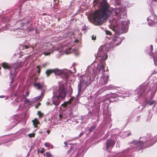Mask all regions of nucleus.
Listing matches in <instances>:
<instances>
[{
	"mask_svg": "<svg viewBox=\"0 0 157 157\" xmlns=\"http://www.w3.org/2000/svg\"><path fill=\"white\" fill-rule=\"evenodd\" d=\"M109 5L107 0H102L100 4L98 10H96L92 14L93 23L97 25H101L107 19L109 12Z\"/></svg>",
	"mask_w": 157,
	"mask_h": 157,
	"instance_id": "nucleus-1",
	"label": "nucleus"
},
{
	"mask_svg": "<svg viewBox=\"0 0 157 157\" xmlns=\"http://www.w3.org/2000/svg\"><path fill=\"white\" fill-rule=\"evenodd\" d=\"M122 41L121 39L119 37H114L108 44L101 46L99 48L98 55L102 56L103 54H107L109 48H112L120 45Z\"/></svg>",
	"mask_w": 157,
	"mask_h": 157,
	"instance_id": "nucleus-2",
	"label": "nucleus"
},
{
	"mask_svg": "<svg viewBox=\"0 0 157 157\" xmlns=\"http://www.w3.org/2000/svg\"><path fill=\"white\" fill-rule=\"evenodd\" d=\"M53 73L56 75H62L63 79L65 78L67 80L69 77L70 75L67 71H62L58 68L53 69Z\"/></svg>",
	"mask_w": 157,
	"mask_h": 157,
	"instance_id": "nucleus-3",
	"label": "nucleus"
},
{
	"mask_svg": "<svg viewBox=\"0 0 157 157\" xmlns=\"http://www.w3.org/2000/svg\"><path fill=\"white\" fill-rule=\"evenodd\" d=\"M114 11L119 18H123L126 17V13L124 9L122 8H116L114 10Z\"/></svg>",
	"mask_w": 157,
	"mask_h": 157,
	"instance_id": "nucleus-4",
	"label": "nucleus"
},
{
	"mask_svg": "<svg viewBox=\"0 0 157 157\" xmlns=\"http://www.w3.org/2000/svg\"><path fill=\"white\" fill-rule=\"evenodd\" d=\"M93 81L89 75L83 76L81 79V82L84 83L85 85L88 86Z\"/></svg>",
	"mask_w": 157,
	"mask_h": 157,
	"instance_id": "nucleus-5",
	"label": "nucleus"
},
{
	"mask_svg": "<svg viewBox=\"0 0 157 157\" xmlns=\"http://www.w3.org/2000/svg\"><path fill=\"white\" fill-rule=\"evenodd\" d=\"M58 93L59 94V97H60L64 99L66 96L67 91L64 86H62L59 87L58 90Z\"/></svg>",
	"mask_w": 157,
	"mask_h": 157,
	"instance_id": "nucleus-6",
	"label": "nucleus"
},
{
	"mask_svg": "<svg viewBox=\"0 0 157 157\" xmlns=\"http://www.w3.org/2000/svg\"><path fill=\"white\" fill-rule=\"evenodd\" d=\"M147 20L149 25L150 26L152 25L155 23H157V16L154 15L151 16L147 19Z\"/></svg>",
	"mask_w": 157,
	"mask_h": 157,
	"instance_id": "nucleus-7",
	"label": "nucleus"
},
{
	"mask_svg": "<svg viewBox=\"0 0 157 157\" xmlns=\"http://www.w3.org/2000/svg\"><path fill=\"white\" fill-rule=\"evenodd\" d=\"M109 78V76H105L104 75L103 76L101 77L99 82V84L101 85L106 84L108 82Z\"/></svg>",
	"mask_w": 157,
	"mask_h": 157,
	"instance_id": "nucleus-8",
	"label": "nucleus"
},
{
	"mask_svg": "<svg viewBox=\"0 0 157 157\" xmlns=\"http://www.w3.org/2000/svg\"><path fill=\"white\" fill-rule=\"evenodd\" d=\"M59 96H57L56 97L53 98L52 101V104L56 106H58L60 103V100L59 99Z\"/></svg>",
	"mask_w": 157,
	"mask_h": 157,
	"instance_id": "nucleus-9",
	"label": "nucleus"
},
{
	"mask_svg": "<svg viewBox=\"0 0 157 157\" xmlns=\"http://www.w3.org/2000/svg\"><path fill=\"white\" fill-rule=\"evenodd\" d=\"M115 143V142L110 139L107 140L106 143V149H108L109 147L112 145H114Z\"/></svg>",
	"mask_w": 157,
	"mask_h": 157,
	"instance_id": "nucleus-10",
	"label": "nucleus"
},
{
	"mask_svg": "<svg viewBox=\"0 0 157 157\" xmlns=\"http://www.w3.org/2000/svg\"><path fill=\"white\" fill-rule=\"evenodd\" d=\"M2 67L5 69H8L9 70H10L11 69V65L6 63H2Z\"/></svg>",
	"mask_w": 157,
	"mask_h": 157,
	"instance_id": "nucleus-11",
	"label": "nucleus"
},
{
	"mask_svg": "<svg viewBox=\"0 0 157 157\" xmlns=\"http://www.w3.org/2000/svg\"><path fill=\"white\" fill-rule=\"evenodd\" d=\"M126 29V26H124L123 27L121 25V26L119 27V29L117 30V32L119 34H122L124 33L125 32Z\"/></svg>",
	"mask_w": 157,
	"mask_h": 157,
	"instance_id": "nucleus-12",
	"label": "nucleus"
},
{
	"mask_svg": "<svg viewBox=\"0 0 157 157\" xmlns=\"http://www.w3.org/2000/svg\"><path fill=\"white\" fill-rule=\"evenodd\" d=\"M32 122H33V126H34L35 128L37 127V125L38 124H39L40 123L39 121L37 118H35L34 120H32Z\"/></svg>",
	"mask_w": 157,
	"mask_h": 157,
	"instance_id": "nucleus-13",
	"label": "nucleus"
},
{
	"mask_svg": "<svg viewBox=\"0 0 157 157\" xmlns=\"http://www.w3.org/2000/svg\"><path fill=\"white\" fill-rule=\"evenodd\" d=\"M34 87H36L38 89L40 90L43 87V85L40 83L35 82L34 83Z\"/></svg>",
	"mask_w": 157,
	"mask_h": 157,
	"instance_id": "nucleus-14",
	"label": "nucleus"
},
{
	"mask_svg": "<svg viewBox=\"0 0 157 157\" xmlns=\"http://www.w3.org/2000/svg\"><path fill=\"white\" fill-rule=\"evenodd\" d=\"M53 73V69H48L46 71V74L47 77H48L50 75Z\"/></svg>",
	"mask_w": 157,
	"mask_h": 157,
	"instance_id": "nucleus-15",
	"label": "nucleus"
},
{
	"mask_svg": "<svg viewBox=\"0 0 157 157\" xmlns=\"http://www.w3.org/2000/svg\"><path fill=\"white\" fill-rule=\"evenodd\" d=\"M107 96L108 98H109L111 99L115 98L117 97V96L116 94H108L107 95Z\"/></svg>",
	"mask_w": 157,
	"mask_h": 157,
	"instance_id": "nucleus-16",
	"label": "nucleus"
},
{
	"mask_svg": "<svg viewBox=\"0 0 157 157\" xmlns=\"http://www.w3.org/2000/svg\"><path fill=\"white\" fill-rule=\"evenodd\" d=\"M71 104V102L70 101L64 102L63 104L61 105L62 106H63L64 107H67L69 105H70Z\"/></svg>",
	"mask_w": 157,
	"mask_h": 157,
	"instance_id": "nucleus-17",
	"label": "nucleus"
},
{
	"mask_svg": "<svg viewBox=\"0 0 157 157\" xmlns=\"http://www.w3.org/2000/svg\"><path fill=\"white\" fill-rule=\"evenodd\" d=\"M37 114L38 115L39 117L40 118H41L43 117L44 116V114L43 113H42L40 111H37Z\"/></svg>",
	"mask_w": 157,
	"mask_h": 157,
	"instance_id": "nucleus-18",
	"label": "nucleus"
},
{
	"mask_svg": "<svg viewBox=\"0 0 157 157\" xmlns=\"http://www.w3.org/2000/svg\"><path fill=\"white\" fill-rule=\"evenodd\" d=\"M19 122L18 121L16 120H14L11 123V124L13 125V127H14Z\"/></svg>",
	"mask_w": 157,
	"mask_h": 157,
	"instance_id": "nucleus-19",
	"label": "nucleus"
},
{
	"mask_svg": "<svg viewBox=\"0 0 157 157\" xmlns=\"http://www.w3.org/2000/svg\"><path fill=\"white\" fill-rule=\"evenodd\" d=\"M101 56V58L102 59H106L107 58L108 55H107V54H103L102 56Z\"/></svg>",
	"mask_w": 157,
	"mask_h": 157,
	"instance_id": "nucleus-20",
	"label": "nucleus"
},
{
	"mask_svg": "<svg viewBox=\"0 0 157 157\" xmlns=\"http://www.w3.org/2000/svg\"><path fill=\"white\" fill-rule=\"evenodd\" d=\"M22 48V49L23 50L24 49H27L29 48V46L27 45H23L21 46V48Z\"/></svg>",
	"mask_w": 157,
	"mask_h": 157,
	"instance_id": "nucleus-21",
	"label": "nucleus"
},
{
	"mask_svg": "<svg viewBox=\"0 0 157 157\" xmlns=\"http://www.w3.org/2000/svg\"><path fill=\"white\" fill-rule=\"evenodd\" d=\"M156 102L155 101H149L148 102V104L149 105H151L154 104V106H155L156 104Z\"/></svg>",
	"mask_w": 157,
	"mask_h": 157,
	"instance_id": "nucleus-22",
	"label": "nucleus"
},
{
	"mask_svg": "<svg viewBox=\"0 0 157 157\" xmlns=\"http://www.w3.org/2000/svg\"><path fill=\"white\" fill-rule=\"evenodd\" d=\"M35 134L34 133H32L29 134L28 135V136L30 138H32V137H34L35 136Z\"/></svg>",
	"mask_w": 157,
	"mask_h": 157,
	"instance_id": "nucleus-23",
	"label": "nucleus"
},
{
	"mask_svg": "<svg viewBox=\"0 0 157 157\" xmlns=\"http://www.w3.org/2000/svg\"><path fill=\"white\" fill-rule=\"evenodd\" d=\"M46 155L47 157H52V155L49 152H47L46 153Z\"/></svg>",
	"mask_w": 157,
	"mask_h": 157,
	"instance_id": "nucleus-24",
	"label": "nucleus"
},
{
	"mask_svg": "<svg viewBox=\"0 0 157 157\" xmlns=\"http://www.w3.org/2000/svg\"><path fill=\"white\" fill-rule=\"evenodd\" d=\"M33 102V101H30L29 99L26 98V99L25 100V103H30L31 104H32Z\"/></svg>",
	"mask_w": 157,
	"mask_h": 157,
	"instance_id": "nucleus-25",
	"label": "nucleus"
},
{
	"mask_svg": "<svg viewBox=\"0 0 157 157\" xmlns=\"http://www.w3.org/2000/svg\"><path fill=\"white\" fill-rule=\"evenodd\" d=\"M106 34L108 35H112V33L109 31L108 30H105Z\"/></svg>",
	"mask_w": 157,
	"mask_h": 157,
	"instance_id": "nucleus-26",
	"label": "nucleus"
},
{
	"mask_svg": "<svg viewBox=\"0 0 157 157\" xmlns=\"http://www.w3.org/2000/svg\"><path fill=\"white\" fill-rule=\"evenodd\" d=\"M29 23V21H28L27 22H26L25 23H23V22H21L20 23V24L21 25H25L26 27H27L28 26V25Z\"/></svg>",
	"mask_w": 157,
	"mask_h": 157,
	"instance_id": "nucleus-27",
	"label": "nucleus"
},
{
	"mask_svg": "<svg viewBox=\"0 0 157 157\" xmlns=\"http://www.w3.org/2000/svg\"><path fill=\"white\" fill-rule=\"evenodd\" d=\"M41 96H40L37 97L35 98H34V99L35 101H37L40 100L41 99Z\"/></svg>",
	"mask_w": 157,
	"mask_h": 157,
	"instance_id": "nucleus-28",
	"label": "nucleus"
},
{
	"mask_svg": "<svg viewBox=\"0 0 157 157\" xmlns=\"http://www.w3.org/2000/svg\"><path fill=\"white\" fill-rule=\"evenodd\" d=\"M105 66L102 63H101V64L100 67L104 71H105Z\"/></svg>",
	"mask_w": 157,
	"mask_h": 157,
	"instance_id": "nucleus-29",
	"label": "nucleus"
},
{
	"mask_svg": "<svg viewBox=\"0 0 157 157\" xmlns=\"http://www.w3.org/2000/svg\"><path fill=\"white\" fill-rule=\"evenodd\" d=\"M41 105V103L40 102L38 103L35 106V107L36 109H37L39 106Z\"/></svg>",
	"mask_w": 157,
	"mask_h": 157,
	"instance_id": "nucleus-30",
	"label": "nucleus"
},
{
	"mask_svg": "<svg viewBox=\"0 0 157 157\" xmlns=\"http://www.w3.org/2000/svg\"><path fill=\"white\" fill-rule=\"evenodd\" d=\"M92 39L93 40H95L96 39V36H94L93 35L92 36Z\"/></svg>",
	"mask_w": 157,
	"mask_h": 157,
	"instance_id": "nucleus-31",
	"label": "nucleus"
},
{
	"mask_svg": "<svg viewBox=\"0 0 157 157\" xmlns=\"http://www.w3.org/2000/svg\"><path fill=\"white\" fill-rule=\"evenodd\" d=\"M51 52H44V54L45 56H48L50 55Z\"/></svg>",
	"mask_w": 157,
	"mask_h": 157,
	"instance_id": "nucleus-32",
	"label": "nucleus"
},
{
	"mask_svg": "<svg viewBox=\"0 0 157 157\" xmlns=\"http://www.w3.org/2000/svg\"><path fill=\"white\" fill-rule=\"evenodd\" d=\"M36 68L38 69V70L37 71V73L39 74L40 73V66H37L36 67Z\"/></svg>",
	"mask_w": 157,
	"mask_h": 157,
	"instance_id": "nucleus-33",
	"label": "nucleus"
},
{
	"mask_svg": "<svg viewBox=\"0 0 157 157\" xmlns=\"http://www.w3.org/2000/svg\"><path fill=\"white\" fill-rule=\"evenodd\" d=\"M44 145L46 147H50V145L48 143H45L44 144Z\"/></svg>",
	"mask_w": 157,
	"mask_h": 157,
	"instance_id": "nucleus-34",
	"label": "nucleus"
},
{
	"mask_svg": "<svg viewBox=\"0 0 157 157\" xmlns=\"http://www.w3.org/2000/svg\"><path fill=\"white\" fill-rule=\"evenodd\" d=\"M54 8L55 9H57L58 8V4H56L54 6Z\"/></svg>",
	"mask_w": 157,
	"mask_h": 157,
	"instance_id": "nucleus-35",
	"label": "nucleus"
},
{
	"mask_svg": "<svg viewBox=\"0 0 157 157\" xmlns=\"http://www.w3.org/2000/svg\"><path fill=\"white\" fill-rule=\"evenodd\" d=\"M38 151H39L41 154H43L44 152V149L43 148L42 150H39Z\"/></svg>",
	"mask_w": 157,
	"mask_h": 157,
	"instance_id": "nucleus-36",
	"label": "nucleus"
},
{
	"mask_svg": "<svg viewBox=\"0 0 157 157\" xmlns=\"http://www.w3.org/2000/svg\"><path fill=\"white\" fill-rule=\"evenodd\" d=\"M113 88V87L111 86H110L108 87V90H111Z\"/></svg>",
	"mask_w": 157,
	"mask_h": 157,
	"instance_id": "nucleus-37",
	"label": "nucleus"
},
{
	"mask_svg": "<svg viewBox=\"0 0 157 157\" xmlns=\"http://www.w3.org/2000/svg\"><path fill=\"white\" fill-rule=\"evenodd\" d=\"M59 119H61L63 117L62 115L61 114H59Z\"/></svg>",
	"mask_w": 157,
	"mask_h": 157,
	"instance_id": "nucleus-38",
	"label": "nucleus"
},
{
	"mask_svg": "<svg viewBox=\"0 0 157 157\" xmlns=\"http://www.w3.org/2000/svg\"><path fill=\"white\" fill-rule=\"evenodd\" d=\"M46 104H47V105H51V106L52 105V104H51L49 102H46Z\"/></svg>",
	"mask_w": 157,
	"mask_h": 157,
	"instance_id": "nucleus-39",
	"label": "nucleus"
},
{
	"mask_svg": "<svg viewBox=\"0 0 157 157\" xmlns=\"http://www.w3.org/2000/svg\"><path fill=\"white\" fill-rule=\"evenodd\" d=\"M74 99V97H71L68 101H70V102H71V101H73Z\"/></svg>",
	"mask_w": 157,
	"mask_h": 157,
	"instance_id": "nucleus-40",
	"label": "nucleus"
},
{
	"mask_svg": "<svg viewBox=\"0 0 157 157\" xmlns=\"http://www.w3.org/2000/svg\"><path fill=\"white\" fill-rule=\"evenodd\" d=\"M29 91H28L26 94L25 95L27 97H28L29 96Z\"/></svg>",
	"mask_w": 157,
	"mask_h": 157,
	"instance_id": "nucleus-41",
	"label": "nucleus"
},
{
	"mask_svg": "<svg viewBox=\"0 0 157 157\" xmlns=\"http://www.w3.org/2000/svg\"><path fill=\"white\" fill-rule=\"evenodd\" d=\"M140 143H141V144H144V143L145 142H146L147 141H140Z\"/></svg>",
	"mask_w": 157,
	"mask_h": 157,
	"instance_id": "nucleus-42",
	"label": "nucleus"
},
{
	"mask_svg": "<svg viewBox=\"0 0 157 157\" xmlns=\"http://www.w3.org/2000/svg\"><path fill=\"white\" fill-rule=\"evenodd\" d=\"M23 97L25 99V100L26 99V97H27L25 95H23Z\"/></svg>",
	"mask_w": 157,
	"mask_h": 157,
	"instance_id": "nucleus-43",
	"label": "nucleus"
},
{
	"mask_svg": "<svg viewBox=\"0 0 157 157\" xmlns=\"http://www.w3.org/2000/svg\"><path fill=\"white\" fill-rule=\"evenodd\" d=\"M64 144L65 145V146H66L67 145V142H65L64 143Z\"/></svg>",
	"mask_w": 157,
	"mask_h": 157,
	"instance_id": "nucleus-44",
	"label": "nucleus"
},
{
	"mask_svg": "<svg viewBox=\"0 0 157 157\" xmlns=\"http://www.w3.org/2000/svg\"><path fill=\"white\" fill-rule=\"evenodd\" d=\"M19 66L17 67H16V68H19V67H21V65H20V64H19Z\"/></svg>",
	"mask_w": 157,
	"mask_h": 157,
	"instance_id": "nucleus-45",
	"label": "nucleus"
},
{
	"mask_svg": "<svg viewBox=\"0 0 157 157\" xmlns=\"http://www.w3.org/2000/svg\"><path fill=\"white\" fill-rule=\"evenodd\" d=\"M47 132L48 134H49V133H50V130H47Z\"/></svg>",
	"mask_w": 157,
	"mask_h": 157,
	"instance_id": "nucleus-46",
	"label": "nucleus"
},
{
	"mask_svg": "<svg viewBox=\"0 0 157 157\" xmlns=\"http://www.w3.org/2000/svg\"><path fill=\"white\" fill-rule=\"evenodd\" d=\"M131 134V132H130V133H129L127 135V136H129Z\"/></svg>",
	"mask_w": 157,
	"mask_h": 157,
	"instance_id": "nucleus-47",
	"label": "nucleus"
},
{
	"mask_svg": "<svg viewBox=\"0 0 157 157\" xmlns=\"http://www.w3.org/2000/svg\"><path fill=\"white\" fill-rule=\"evenodd\" d=\"M71 93H70V94H72V88H71Z\"/></svg>",
	"mask_w": 157,
	"mask_h": 157,
	"instance_id": "nucleus-48",
	"label": "nucleus"
},
{
	"mask_svg": "<svg viewBox=\"0 0 157 157\" xmlns=\"http://www.w3.org/2000/svg\"><path fill=\"white\" fill-rule=\"evenodd\" d=\"M54 1H57L58 2V3H59V0H54Z\"/></svg>",
	"mask_w": 157,
	"mask_h": 157,
	"instance_id": "nucleus-49",
	"label": "nucleus"
},
{
	"mask_svg": "<svg viewBox=\"0 0 157 157\" xmlns=\"http://www.w3.org/2000/svg\"><path fill=\"white\" fill-rule=\"evenodd\" d=\"M0 98H3V96H0Z\"/></svg>",
	"mask_w": 157,
	"mask_h": 157,
	"instance_id": "nucleus-50",
	"label": "nucleus"
},
{
	"mask_svg": "<svg viewBox=\"0 0 157 157\" xmlns=\"http://www.w3.org/2000/svg\"><path fill=\"white\" fill-rule=\"evenodd\" d=\"M33 29H31L30 30H29V31H32Z\"/></svg>",
	"mask_w": 157,
	"mask_h": 157,
	"instance_id": "nucleus-51",
	"label": "nucleus"
},
{
	"mask_svg": "<svg viewBox=\"0 0 157 157\" xmlns=\"http://www.w3.org/2000/svg\"><path fill=\"white\" fill-rule=\"evenodd\" d=\"M153 1H155V2H157V0H153Z\"/></svg>",
	"mask_w": 157,
	"mask_h": 157,
	"instance_id": "nucleus-52",
	"label": "nucleus"
},
{
	"mask_svg": "<svg viewBox=\"0 0 157 157\" xmlns=\"http://www.w3.org/2000/svg\"><path fill=\"white\" fill-rule=\"evenodd\" d=\"M71 147H71L70 148V150H69V151L71 150Z\"/></svg>",
	"mask_w": 157,
	"mask_h": 157,
	"instance_id": "nucleus-53",
	"label": "nucleus"
},
{
	"mask_svg": "<svg viewBox=\"0 0 157 157\" xmlns=\"http://www.w3.org/2000/svg\"><path fill=\"white\" fill-rule=\"evenodd\" d=\"M24 25H21V26H23Z\"/></svg>",
	"mask_w": 157,
	"mask_h": 157,
	"instance_id": "nucleus-54",
	"label": "nucleus"
},
{
	"mask_svg": "<svg viewBox=\"0 0 157 157\" xmlns=\"http://www.w3.org/2000/svg\"><path fill=\"white\" fill-rule=\"evenodd\" d=\"M80 89H81V87H80L79 88V90H80Z\"/></svg>",
	"mask_w": 157,
	"mask_h": 157,
	"instance_id": "nucleus-55",
	"label": "nucleus"
},
{
	"mask_svg": "<svg viewBox=\"0 0 157 157\" xmlns=\"http://www.w3.org/2000/svg\"><path fill=\"white\" fill-rule=\"evenodd\" d=\"M156 91H155V93H154V94H155V92H156Z\"/></svg>",
	"mask_w": 157,
	"mask_h": 157,
	"instance_id": "nucleus-56",
	"label": "nucleus"
},
{
	"mask_svg": "<svg viewBox=\"0 0 157 157\" xmlns=\"http://www.w3.org/2000/svg\"><path fill=\"white\" fill-rule=\"evenodd\" d=\"M10 73L11 75H12V73L10 72Z\"/></svg>",
	"mask_w": 157,
	"mask_h": 157,
	"instance_id": "nucleus-57",
	"label": "nucleus"
}]
</instances>
